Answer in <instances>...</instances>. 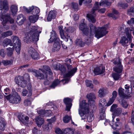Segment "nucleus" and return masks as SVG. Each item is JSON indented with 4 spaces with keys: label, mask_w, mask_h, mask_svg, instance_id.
I'll return each mask as SVG.
<instances>
[{
    "label": "nucleus",
    "mask_w": 134,
    "mask_h": 134,
    "mask_svg": "<svg viewBox=\"0 0 134 134\" xmlns=\"http://www.w3.org/2000/svg\"><path fill=\"white\" fill-rule=\"evenodd\" d=\"M104 4H105L107 5H108L107 0H102L100 3V5L102 6Z\"/></svg>",
    "instance_id": "nucleus-58"
},
{
    "label": "nucleus",
    "mask_w": 134,
    "mask_h": 134,
    "mask_svg": "<svg viewBox=\"0 0 134 134\" xmlns=\"http://www.w3.org/2000/svg\"><path fill=\"white\" fill-rule=\"evenodd\" d=\"M35 120L38 126L39 127H41L44 122L43 118H41V116H39L36 117Z\"/></svg>",
    "instance_id": "nucleus-25"
},
{
    "label": "nucleus",
    "mask_w": 134,
    "mask_h": 134,
    "mask_svg": "<svg viewBox=\"0 0 134 134\" xmlns=\"http://www.w3.org/2000/svg\"><path fill=\"white\" fill-rule=\"evenodd\" d=\"M113 63L114 64L117 65L116 66L113 68L114 70L118 73L121 72L122 70V66L121 65L119 58H116Z\"/></svg>",
    "instance_id": "nucleus-11"
},
{
    "label": "nucleus",
    "mask_w": 134,
    "mask_h": 134,
    "mask_svg": "<svg viewBox=\"0 0 134 134\" xmlns=\"http://www.w3.org/2000/svg\"><path fill=\"white\" fill-rule=\"evenodd\" d=\"M90 36H91L95 32V37L98 39L103 37L107 34L108 32L106 31L108 28V25H105L103 27H98L97 28L92 24H90Z\"/></svg>",
    "instance_id": "nucleus-1"
},
{
    "label": "nucleus",
    "mask_w": 134,
    "mask_h": 134,
    "mask_svg": "<svg viewBox=\"0 0 134 134\" xmlns=\"http://www.w3.org/2000/svg\"><path fill=\"white\" fill-rule=\"evenodd\" d=\"M2 91L3 94H9L10 92V90L7 86H4L1 87Z\"/></svg>",
    "instance_id": "nucleus-28"
},
{
    "label": "nucleus",
    "mask_w": 134,
    "mask_h": 134,
    "mask_svg": "<svg viewBox=\"0 0 134 134\" xmlns=\"http://www.w3.org/2000/svg\"><path fill=\"white\" fill-rule=\"evenodd\" d=\"M106 103L105 100V99L103 98L101 99L99 101V107L105 106V105Z\"/></svg>",
    "instance_id": "nucleus-41"
},
{
    "label": "nucleus",
    "mask_w": 134,
    "mask_h": 134,
    "mask_svg": "<svg viewBox=\"0 0 134 134\" xmlns=\"http://www.w3.org/2000/svg\"><path fill=\"white\" fill-rule=\"evenodd\" d=\"M112 97L109 99L108 103L106 104L107 106H110L113 103L117 96V93L116 91H114L112 93Z\"/></svg>",
    "instance_id": "nucleus-16"
},
{
    "label": "nucleus",
    "mask_w": 134,
    "mask_h": 134,
    "mask_svg": "<svg viewBox=\"0 0 134 134\" xmlns=\"http://www.w3.org/2000/svg\"><path fill=\"white\" fill-rule=\"evenodd\" d=\"M15 47V49L18 54H19L20 53L21 49V44L14 46Z\"/></svg>",
    "instance_id": "nucleus-50"
},
{
    "label": "nucleus",
    "mask_w": 134,
    "mask_h": 134,
    "mask_svg": "<svg viewBox=\"0 0 134 134\" xmlns=\"http://www.w3.org/2000/svg\"><path fill=\"white\" fill-rule=\"evenodd\" d=\"M94 119V114L93 111L90 112L87 118V120L89 122H91Z\"/></svg>",
    "instance_id": "nucleus-34"
},
{
    "label": "nucleus",
    "mask_w": 134,
    "mask_h": 134,
    "mask_svg": "<svg viewBox=\"0 0 134 134\" xmlns=\"http://www.w3.org/2000/svg\"><path fill=\"white\" fill-rule=\"evenodd\" d=\"M75 30V29L73 27H69L66 30V31L68 32L72 33Z\"/></svg>",
    "instance_id": "nucleus-56"
},
{
    "label": "nucleus",
    "mask_w": 134,
    "mask_h": 134,
    "mask_svg": "<svg viewBox=\"0 0 134 134\" xmlns=\"http://www.w3.org/2000/svg\"><path fill=\"white\" fill-rule=\"evenodd\" d=\"M37 112L39 114L42 115L43 116H44L45 110H41L39 111H37Z\"/></svg>",
    "instance_id": "nucleus-63"
},
{
    "label": "nucleus",
    "mask_w": 134,
    "mask_h": 134,
    "mask_svg": "<svg viewBox=\"0 0 134 134\" xmlns=\"http://www.w3.org/2000/svg\"><path fill=\"white\" fill-rule=\"evenodd\" d=\"M92 71L96 75L102 74L105 71V68L102 66L95 67Z\"/></svg>",
    "instance_id": "nucleus-13"
},
{
    "label": "nucleus",
    "mask_w": 134,
    "mask_h": 134,
    "mask_svg": "<svg viewBox=\"0 0 134 134\" xmlns=\"http://www.w3.org/2000/svg\"><path fill=\"white\" fill-rule=\"evenodd\" d=\"M129 28L126 27L125 25H123L122 27H120L119 29V30L120 33H125L127 37L130 41L132 38L130 30H129Z\"/></svg>",
    "instance_id": "nucleus-9"
},
{
    "label": "nucleus",
    "mask_w": 134,
    "mask_h": 134,
    "mask_svg": "<svg viewBox=\"0 0 134 134\" xmlns=\"http://www.w3.org/2000/svg\"><path fill=\"white\" fill-rule=\"evenodd\" d=\"M118 105L116 104H113L111 106L110 108V111H114L116 110Z\"/></svg>",
    "instance_id": "nucleus-60"
},
{
    "label": "nucleus",
    "mask_w": 134,
    "mask_h": 134,
    "mask_svg": "<svg viewBox=\"0 0 134 134\" xmlns=\"http://www.w3.org/2000/svg\"><path fill=\"white\" fill-rule=\"evenodd\" d=\"M118 5L119 7H121L124 9L126 8L128 6V4L127 3H124L121 2H120L119 3Z\"/></svg>",
    "instance_id": "nucleus-48"
},
{
    "label": "nucleus",
    "mask_w": 134,
    "mask_h": 134,
    "mask_svg": "<svg viewBox=\"0 0 134 134\" xmlns=\"http://www.w3.org/2000/svg\"><path fill=\"white\" fill-rule=\"evenodd\" d=\"M9 9L8 1L7 0H4L2 2L1 1L0 4V9L2 10V9L7 11Z\"/></svg>",
    "instance_id": "nucleus-15"
},
{
    "label": "nucleus",
    "mask_w": 134,
    "mask_h": 134,
    "mask_svg": "<svg viewBox=\"0 0 134 134\" xmlns=\"http://www.w3.org/2000/svg\"><path fill=\"white\" fill-rule=\"evenodd\" d=\"M79 114L83 120L86 118V114L89 112L88 104L85 102V100H83L80 103L79 108L78 109Z\"/></svg>",
    "instance_id": "nucleus-4"
},
{
    "label": "nucleus",
    "mask_w": 134,
    "mask_h": 134,
    "mask_svg": "<svg viewBox=\"0 0 134 134\" xmlns=\"http://www.w3.org/2000/svg\"><path fill=\"white\" fill-rule=\"evenodd\" d=\"M10 9L12 13L14 14H15L18 11V8L17 6L13 5L11 7Z\"/></svg>",
    "instance_id": "nucleus-38"
},
{
    "label": "nucleus",
    "mask_w": 134,
    "mask_h": 134,
    "mask_svg": "<svg viewBox=\"0 0 134 134\" xmlns=\"http://www.w3.org/2000/svg\"><path fill=\"white\" fill-rule=\"evenodd\" d=\"M119 43L124 47L127 46L130 44L128 40L125 36L121 37Z\"/></svg>",
    "instance_id": "nucleus-18"
},
{
    "label": "nucleus",
    "mask_w": 134,
    "mask_h": 134,
    "mask_svg": "<svg viewBox=\"0 0 134 134\" xmlns=\"http://www.w3.org/2000/svg\"><path fill=\"white\" fill-rule=\"evenodd\" d=\"M29 53L32 59L38 60L39 59V54L32 47H30L29 49Z\"/></svg>",
    "instance_id": "nucleus-12"
},
{
    "label": "nucleus",
    "mask_w": 134,
    "mask_h": 134,
    "mask_svg": "<svg viewBox=\"0 0 134 134\" xmlns=\"http://www.w3.org/2000/svg\"><path fill=\"white\" fill-rule=\"evenodd\" d=\"M65 65L68 69V72L64 75V76L65 77H71L74 75L77 70L76 68H72V66L66 64Z\"/></svg>",
    "instance_id": "nucleus-8"
},
{
    "label": "nucleus",
    "mask_w": 134,
    "mask_h": 134,
    "mask_svg": "<svg viewBox=\"0 0 134 134\" xmlns=\"http://www.w3.org/2000/svg\"><path fill=\"white\" fill-rule=\"evenodd\" d=\"M86 25L84 23H81L80 25L79 29L82 31L87 28Z\"/></svg>",
    "instance_id": "nucleus-46"
},
{
    "label": "nucleus",
    "mask_w": 134,
    "mask_h": 134,
    "mask_svg": "<svg viewBox=\"0 0 134 134\" xmlns=\"http://www.w3.org/2000/svg\"><path fill=\"white\" fill-rule=\"evenodd\" d=\"M39 69L41 70L44 74H43L40 71H36L35 72V76L40 79H43L44 77L47 78V73H48L50 75L52 74L50 68L47 66H44L43 69Z\"/></svg>",
    "instance_id": "nucleus-6"
},
{
    "label": "nucleus",
    "mask_w": 134,
    "mask_h": 134,
    "mask_svg": "<svg viewBox=\"0 0 134 134\" xmlns=\"http://www.w3.org/2000/svg\"><path fill=\"white\" fill-rule=\"evenodd\" d=\"M72 7L73 9H74L75 10H77L78 9V4L77 3H72Z\"/></svg>",
    "instance_id": "nucleus-59"
},
{
    "label": "nucleus",
    "mask_w": 134,
    "mask_h": 134,
    "mask_svg": "<svg viewBox=\"0 0 134 134\" xmlns=\"http://www.w3.org/2000/svg\"><path fill=\"white\" fill-rule=\"evenodd\" d=\"M54 41L53 49L54 51H58L60 48V41L56 34L55 32L52 30L51 32V37L48 42L52 43Z\"/></svg>",
    "instance_id": "nucleus-3"
},
{
    "label": "nucleus",
    "mask_w": 134,
    "mask_h": 134,
    "mask_svg": "<svg viewBox=\"0 0 134 134\" xmlns=\"http://www.w3.org/2000/svg\"><path fill=\"white\" fill-rule=\"evenodd\" d=\"M25 20V18L23 15L20 14L17 16L16 21L19 25H21L23 24Z\"/></svg>",
    "instance_id": "nucleus-24"
},
{
    "label": "nucleus",
    "mask_w": 134,
    "mask_h": 134,
    "mask_svg": "<svg viewBox=\"0 0 134 134\" xmlns=\"http://www.w3.org/2000/svg\"><path fill=\"white\" fill-rule=\"evenodd\" d=\"M18 119L22 123L26 124L27 123L29 118L28 116L21 114L18 116Z\"/></svg>",
    "instance_id": "nucleus-20"
},
{
    "label": "nucleus",
    "mask_w": 134,
    "mask_h": 134,
    "mask_svg": "<svg viewBox=\"0 0 134 134\" xmlns=\"http://www.w3.org/2000/svg\"><path fill=\"white\" fill-rule=\"evenodd\" d=\"M34 7L33 6L31 7H30L28 9H27L25 7H23L24 9L27 13H29L31 12L32 10L33 11Z\"/></svg>",
    "instance_id": "nucleus-55"
},
{
    "label": "nucleus",
    "mask_w": 134,
    "mask_h": 134,
    "mask_svg": "<svg viewBox=\"0 0 134 134\" xmlns=\"http://www.w3.org/2000/svg\"><path fill=\"white\" fill-rule=\"evenodd\" d=\"M10 45V46H13V44L11 40L9 39L6 38L3 41V45L4 47L7 46L8 45Z\"/></svg>",
    "instance_id": "nucleus-27"
},
{
    "label": "nucleus",
    "mask_w": 134,
    "mask_h": 134,
    "mask_svg": "<svg viewBox=\"0 0 134 134\" xmlns=\"http://www.w3.org/2000/svg\"><path fill=\"white\" fill-rule=\"evenodd\" d=\"M24 105L26 106L30 105L31 104V101L30 99H25L24 102Z\"/></svg>",
    "instance_id": "nucleus-51"
},
{
    "label": "nucleus",
    "mask_w": 134,
    "mask_h": 134,
    "mask_svg": "<svg viewBox=\"0 0 134 134\" xmlns=\"http://www.w3.org/2000/svg\"><path fill=\"white\" fill-rule=\"evenodd\" d=\"M0 54L1 56L4 58L5 56V53L3 49H1L0 51Z\"/></svg>",
    "instance_id": "nucleus-64"
},
{
    "label": "nucleus",
    "mask_w": 134,
    "mask_h": 134,
    "mask_svg": "<svg viewBox=\"0 0 134 134\" xmlns=\"http://www.w3.org/2000/svg\"><path fill=\"white\" fill-rule=\"evenodd\" d=\"M39 16L37 15H31L29 16V20L32 23H34L37 21L38 18Z\"/></svg>",
    "instance_id": "nucleus-29"
},
{
    "label": "nucleus",
    "mask_w": 134,
    "mask_h": 134,
    "mask_svg": "<svg viewBox=\"0 0 134 134\" xmlns=\"http://www.w3.org/2000/svg\"><path fill=\"white\" fill-rule=\"evenodd\" d=\"M40 12V10L38 8L35 7L34 8L33 10L32 11L33 14L37 15V14L39 13Z\"/></svg>",
    "instance_id": "nucleus-52"
},
{
    "label": "nucleus",
    "mask_w": 134,
    "mask_h": 134,
    "mask_svg": "<svg viewBox=\"0 0 134 134\" xmlns=\"http://www.w3.org/2000/svg\"><path fill=\"white\" fill-rule=\"evenodd\" d=\"M56 120V119L55 117H54L53 118H51V119H47V120L49 122V124L51 125L52 123L53 122Z\"/></svg>",
    "instance_id": "nucleus-62"
},
{
    "label": "nucleus",
    "mask_w": 134,
    "mask_h": 134,
    "mask_svg": "<svg viewBox=\"0 0 134 134\" xmlns=\"http://www.w3.org/2000/svg\"><path fill=\"white\" fill-rule=\"evenodd\" d=\"M14 49V46L12 47H9L7 48V55L9 57H12L13 54V51Z\"/></svg>",
    "instance_id": "nucleus-30"
},
{
    "label": "nucleus",
    "mask_w": 134,
    "mask_h": 134,
    "mask_svg": "<svg viewBox=\"0 0 134 134\" xmlns=\"http://www.w3.org/2000/svg\"><path fill=\"white\" fill-rule=\"evenodd\" d=\"M57 12L55 11H51L48 15L47 20L48 21H50L52 19H55L56 17Z\"/></svg>",
    "instance_id": "nucleus-23"
},
{
    "label": "nucleus",
    "mask_w": 134,
    "mask_h": 134,
    "mask_svg": "<svg viewBox=\"0 0 134 134\" xmlns=\"http://www.w3.org/2000/svg\"><path fill=\"white\" fill-rule=\"evenodd\" d=\"M37 26H32L30 31L25 34L24 39V41L27 42L29 40L35 41H38L39 36V34L41 32L40 31H37Z\"/></svg>",
    "instance_id": "nucleus-2"
},
{
    "label": "nucleus",
    "mask_w": 134,
    "mask_h": 134,
    "mask_svg": "<svg viewBox=\"0 0 134 134\" xmlns=\"http://www.w3.org/2000/svg\"><path fill=\"white\" fill-rule=\"evenodd\" d=\"M86 85L87 87H91V88H93V85L92 84L91 81L86 80L85 81Z\"/></svg>",
    "instance_id": "nucleus-44"
},
{
    "label": "nucleus",
    "mask_w": 134,
    "mask_h": 134,
    "mask_svg": "<svg viewBox=\"0 0 134 134\" xmlns=\"http://www.w3.org/2000/svg\"><path fill=\"white\" fill-rule=\"evenodd\" d=\"M53 68L55 70H58L60 69V65L59 63L56 62H54L53 64Z\"/></svg>",
    "instance_id": "nucleus-45"
},
{
    "label": "nucleus",
    "mask_w": 134,
    "mask_h": 134,
    "mask_svg": "<svg viewBox=\"0 0 134 134\" xmlns=\"http://www.w3.org/2000/svg\"><path fill=\"white\" fill-rule=\"evenodd\" d=\"M50 124H49L46 125H44L42 127L43 130L46 131H48L51 128V126H49Z\"/></svg>",
    "instance_id": "nucleus-53"
},
{
    "label": "nucleus",
    "mask_w": 134,
    "mask_h": 134,
    "mask_svg": "<svg viewBox=\"0 0 134 134\" xmlns=\"http://www.w3.org/2000/svg\"><path fill=\"white\" fill-rule=\"evenodd\" d=\"M76 41V44L77 45H80L81 46H82L84 44L83 42L82 41L80 40H77Z\"/></svg>",
    "instance_id": "nucleus-61"
},
{
    "label": "nucleus",
    "mask_w": 134,
    "mask_h": 134,
    "mask_svg": "<svg viewBox=\"0 0 134 134\" xmlns=\"http://www.w3.org/2000/svg\"><path fill=\"white\" fill-rule=\"evenodd\" d=\"M26 81L24 79V78L23 79V80L18 85L20 86V87H25L26 85Z\"/></svg>",
    "instance_id": "nucleus-47"
},
{
    "label": "nucleus",
    "mask_w": 134,
    "mask_h": 134,
    "mask_svg": "<svg viewBox=\"0 0 134 134\" xmlns=\"http://www.w3.org/2000/svg\"><path fill=\"white\" fill-rule=\"evenodd\" d=\"M87 97L88 99L89 103L90 104H94L95 103V101L93 100L96 99L95 94L90 93L89 94L87 95Z\"/></svg>",
    "instance_id": "nucleus-19"
},
{
    "label": "nucleus",
    "mask_w": 134,
    "mask_h": 134,
    "mask_svg": "<svg viewBox=\"0 0 134 134\" xmlns=\"http://www.w3.org/2000/svg\"><path fill=\"white\" fill-rule=\"evenodd\" d=\"M112 76L114 79L116 80H118L119 78V75L116 73H113Z\"/></svg>",
    "instance_id": "nucleus-57"
},
{
    "label": "nucleus",
    "mask_w": 134,
    "mask_h": 134,
    "mask_svg": "<svg viewBox=\"0 0 134 134\" xmlns=\"http://www.w3.org/2000/svg\"><path fill=\"white\" fill-rule=\"evenodd\" d=\"M104 89L103 88H101L99 90L98 93L99 94L98 96L99 97H104L105 95L104 91Z\"/></svg>",
    "instance_id": "nucleus-36"
},
{
    "label": "nucleus",
    "mask_w": 134,
    "mask_h": 134,
    "mask_svg": "<svg viewBox=\"0 0 134 134\" xmlns=\"http://www.w3.org/2000/svg\"><path fill=\"white\" fill-rule=\"evenodd\" d=\"M11 38L13 42L14 46H16L18 45L21 44L20 40L19 39L18 37L16 36H13L11 37Z\"/></svg>",
    "instance_id": "nucleus-21"
},
{
    "label": "nucleus",
    "mask_w": 134,
    "mask_h": 134,
    "mask_svg": "<svg viewBox=\"0 0 134 134\" xmlns=\"http://www.w3.org/2000/svg\"><path fill=\"white\" fill-rule=\"evenodd\" d=\"M27 94V96H30L32 94V92L30 91H28L26 89H23L22 92V95L23 96H26Z\"/></svg>",
    "instance_id": "nucleus-33"
},
{
    "label": "nucleus",
    "mask_w": 134,
    "mask_h": 134,
    "mask_svg": "<svg viewBox=\"0 0 134 134\" xmlns=\"http://www.w3.org/2000/svg\"><path fill=\"white\" fill-rule=\"evenodd\" d=\"M71 116L68 115H66L63 118V121L65 123H67L71 120Z\"/></svg>",
    "instance_id": "nucleus-40"
},
{
    "label": "nucleus",
    "mask_w": 134,
    "mask_h": 134,
    "mask_svg": "<svg viewBox=\"0 0 134 134\" xmlns=\"http://www.w3.org/2000/svg\"><path fill=\"white\" fill-rule=\"evenodd\" d=\"M64 102L66 105V110L69 111L71 107L72 104L71 100L69 98H66L64 99Z\"/></svg>",
    "instance_id": "nucleus-17"
},
{
    "label": "nucleus",
    "mask_w": 134,
    "mask_h": 134,
    "mask_svg": "<svg viewBox=\"0 0 134 134\" xmlns=\"http://www.w3.org/2000/svg\"><path fill=\"white\" fill-rule=\"evenodd\" d=\"M121 109L120 108H116L114 111V114L116 115L119 116L121 112Z\"/></svg>",
    "instance_id": "nucleus-49"
},
{
    "label": "nucleus",
    "mask_w": 134,
    "mask_h": 134,
    "mask_svg": "<svg viewBox=\"0 0 134 134\" xmlns=\"http://www.w3.org/2000/svg\"><path fill=\"white\" fill-rule=\"evenodd\" d=\"M60 82V81L58 80H56L53 82L51 86V87L52 88H54L55 86L59 84Z\"/></svg>",
    "instance_id": "nucleus-42"
},
{
    "label": "nucleus",
    "mask_w": 134,
    "mask_h": 134,
    "mask_svg": "<svg viewBox=\"0 0 134 134\" xmlns=\"http://www.w3.org/2000/svg\"><path fill=\"white\" fill-rule=\"evenodd\" d=\"M24 77L23 76H18L16 77L15 79V81L16 83L18 85L23 80Z\"/></svg>",
    "instance_id": "nucleus-37"
},
{
    "label": "nucleus",
    "mask_w": 134,
    "mask_h": 134,
    "mask_svg": "<svg viewBox=\"0 0 134 134\" xmlns=\"http://www.w3.org/2000/svg\"><path fill=\"white\" fill-rule=\"evenodd\" d=\"M0 20L2 21V24L4 26L5 25V24L8 21L10 23H13L14 22V20L9 16L3 14L0 15Z\"/></svg>",
    "instance_id": "nucleus-10"
},
{
    "label": "nucleus",
    "mask_w": 134,
    "mask_h": 134,
    "mask_svg": "<svg viewBox=\"0 0 134 134\" xmlns=\"http://www.w3.org/2000/svg\"><path fill=\"white\" fill-rule=\"evenodd\" d=\"M100 6V4H99L98 2H96L91 13L88 14L87 15V17L89 21L93 23H94L96 22V20L94 18L96 15L94 13L95 11L98 10L99 9Z\"/></svg>",
    "instance_id": "nucleus-7"
},
{
    "label": "nucleus",
    "mask_w": 134,
    "mask_h": 134,
    "mask_svg": "<svg viewBox=\"0 0 134 134\" xmlns=\"http://www.w3.org/2000/svg\"><path fill=\"white\" fill-rule=\"evenodd\" d=\"M124 90L121 88H120L118 90L119 94L120 96L125 98L126 95H129L131 93V91L130 92H126V91L124 93Z\"/></svg>",
    "instance_id": "nucleus-22"
},
{
    "label": "nucleus",
    "mask_w": 134,
    "mask_h": 134,
    "mask_svg": "<svg viewBox=\"0 0 134 134\" xmlns=\"http://www.w3.org/2000/svg\"><path fill=\"white\" fill-rule=\"evenodd\" d=\"M13 63L12 60H2V63L4 65L6 66L8 65H12Z\"/></svg>",
    "instance_id": "nucleus-35"
},
{
    "label": "nucleus",
    "mask_w": 134,
    "mask_h": 134,
    "mask_svg": "<svg viewBox=\"0 0 134 134\" xmlns=\"http://www.w3.org/2000/svg\"><path fill=\"white\" fill-rule=\"evenodd\" d=\"M13 34V32L12 31L9 30L6 32H3L1 34L2 37L4 38L10 36Z\"/></svg>",
    "instance_id": "nucleus-32"
},
{
    "label": "nucleus",
    "mask_w": 134,
    "mask_h": 134,
    "mask_svg": "<svg viewBox=\"0 0 134 134\" xmlns=\"http://www.w3.org/2000/svg\"><path fill=\"white\" fill-rule=\"evenodd\" d=\"M64 133L65 134H73V131L70 128H67L65 129L64 131Z\"/></svg>",
    "instance_id": "nucleus-43"
},
{
    "label": "nucleus",
    "mask_w": 134,
    "mask_h": 134,
    "mask_svg": "<svg viewBox=\"0 0 134 134\" xmlns=\"http://www.w3.org/2000/svg\"><path fill=\"white\" fill-rule=\"evenodd\" d=\"M32 132L35 134L39 133L41 134L42 133V131L40 130H37L36 127H35L32 130Z\"/></svg>",
    "instance_id": "nucleus-54"
},
{
    "label": "nucleus",
    "mask_w": 134,
    "mask_h": 134,
    "mask_svg": "<svg viewBox=\"0 0 134 134\" xmlns=\"http://www.w3.org/2000/svg\"><path fill=\"white\" fill-rule=\"evenodd\" d=\"M127 11L128 14L134 16V7L130 8L127 10Z\"/></svg>",
    "instance_id": "nucleus-39"
},
{
    "label": "nucleus",
    "mask_w": 134,
    "mask_h": 134,
    "mask_svg": "<svg viewBox=\"0 0 134 134\" xmlns=\"http://www.w3.org/2000/svg\"><path fill=\"white\" fill-rule=\"evenodd\" d=\"M5 124L4 119L0 117V130H4Z\"/></svg>",
    "instance_id": "nucleus-31"
},
{
    "label": "nucleus",
    "mask_w": 134,
    "mask_h": 134,
    "mask_svg": "<svg viewBox=\"0 0 134 134\" xmlns=\"http://www.w3.org/2000/svg\"><path fill=\"white\" fill-rule=\"evenodd\" d=\"M115 117L114 116V115H113L112 116V121L111 122H109L110 125L112 126V127L113 129H115L116 128L115 127L116 126V127H117L118 126L119 122H118L120 120V119L119 118H116V121H117L116 122H115V123L114 122V118Z\"/></svg>",
    "instance_id": "nucleus-26"
},
{
    "label": "nucleus",
    "mask_w": 134,
    "mask_h": 134,
    "mask_svg": "<svg viewBox=\"0 0 134 134\" xmlns=\"http://www.w3.org/2000/svg\"><path fill=\"white\" fill-rule=\"evenodd\" d=\"M63 26H60L58 27L61 37L65 41H67L68 38L70 37V36L68 35V34H66L65 32H64L63 30Z\"/></svg>",
    "instance_id": "nucleus-14"
},
{
    "label": "nucleus",
    "mask_w": 134,
    "mask_h": 134,
    "mask_svg": "<svg viewBox=\"0 0 134 134\" xmlns=\"http://www.w3.org/2000/svg\"><path fill=\"white\" fill-rule=\"evenodd\" d=\"M5 98L9 103L12 104L19 103L21 100L20 96L16 92L13 91V90L12 94L6 96Z\"/></svg>",
    "instance_id": "nucleus-5"
}]
</instances>
